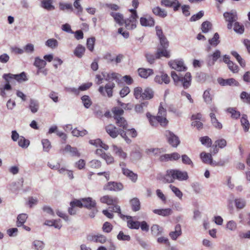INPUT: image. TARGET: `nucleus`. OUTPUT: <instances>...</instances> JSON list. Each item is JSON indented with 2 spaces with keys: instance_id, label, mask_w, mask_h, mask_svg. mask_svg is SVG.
I'll list each match as a JSON object with an SVG mask.
<instances>
[{
  "instance_id": "nucleus-45",
  "label": "nucleus",
  "mask_w": 250,
  "mask_h": 250,
  "mask_svg": "<svg viewBox=\"0 0 250 250\" xmlns=\"http://www.w3.org/2000/svg\"><path fill=\"white\" fill-rule=\"evenodd\" d=\"M209 44L213 46H216L219 43V35L218 33L214 34L213 37L208 40Z\"/></svg>"
},
{
  "instance_id": "nucleus-31",
  "label": "nucleus",
  "mask_w": 250,
  "mask_h": 250,
  "mask_svg": "<svg viewBox=\"0 0 250 250\" xmlns=\"http://www.w3.org/2000/svg\"><path fill=\"white\" fill-rule=\"evenodd\" d=\"M161 57H165L167 58H169L170 57L169 52L168 51L167 49L162 48V49H161L160 48H159L156 54V58L159 59Z\"/></svg>"
},
{
  "instance_id": "nucleus-33",
  "label": "nucleus",
  "mask_w": 250,
  "mask_h": 250,
  "mask_svg": "<svg viewBox=\"0 0 250 250\" xmlns=\"http://www.w3.org/2000/svg\"><path fill=\"white\" fill-rule=\"evenodd\" d=\"M85 49L84 46L81 44H79L75 48L74 54V55L79 58H81L83 56Z\"/></svg>"
},
{
  "instance_id": "nucleus-3",
  "label": "nucleus",
  "mask_w": 250,
  "mask_h": 250,
  "mask_svg": "<svg viewBox=\"0 0 250 250\" xmlns=\"http://www.w3.org/2000/svg\"><path fill=\"white\" fill-rule=\"evenodd\" d=\"M105 129L107 133L112 138H116L118 135L125 140V142L129 144L131 143V140L127 135H126V131L121 128L118 129L115 125L110 124L105 127Z\"/></svg>"
},
{
  "instance_id": "nucleus-20",
  "label": "nucleus",
  "mask_w": 250,
  "mask_h": 250,
  "mask_svg": "<svg viewBox=\"0 0 250 250\" xmlns=\"http://www.w3.org/2000/svg\"><path fill=\"white\" fill-rule=\"evenodd\" d=\"M117 125L120 127L121 129L125 130L128 129L129 125L126 120L123 117H121L115 119Z\"/></svg>"
},
{
  "instance_id": "nucleus-46",
  "label": "nucleus",
  "mask_w": 250,
  "mask_h": 250,
  "mask_svg": "<svg viewBox=\"0 0 250 250\" xmlns=\"http://www.w3.org/2000/svg\"><path fill=\"white\" fill-rule=\"evenodd\" d=\"M109 210L111 212H117L120 217L123 219H124L125 216L122 214L120 207L118 205H115L113 207H110L108 208Z\"/></svg>"
},
{
  "instance_id": "nucleus-60",
  "label": "nucleus",
  "mask_w": 250,
  "mask_h": 250,
  "mask_svg": "<svg viewBox=\"0 0 250 250\" xmlns=\"http://www.w3.org/2000/svg\"><path fill=\"white\" fill-rule=\"evenodd\" d=\"M143 89L141 87H137L134 89V96L136 99H142Z\"/></svg>"
},
{
  "instance_id": "nucleus-6",
  "label": "nucleus",
  "mask_w": 250,
  "mask_h": 250,
  "mask_svg": "<svg viewBox=\"0 0 250 250\" xmlns=\"http://www.w3.org/2000/svg\"><path fill=\"white\" fill-rule=\"evenodd\" d=\"M168 65L172 69L179 72L186 71L187 70V67L182 59L171 60L168 62Z\"/></svg>"
},
{
  "instance_id": "nucleus-52",
  "label": "nucleus",
  "mask_w": 250,
  "mask_h": 250,
  "mask_svg": "<svg viewBox=\"0 0 250 250\" xmlns=\"http://www.w3.org/2000/svg\"><path fill=\"white\" fill-rule=\"evenodd\" d=\"M200 141L202 145L206 146L207 147H209L211 146L212 141L211 139L209 137H202L200 138Z\"/></svg>"
},
{
  "instance_id": "nucleus-59",
  "label": "nucleus",
  "mask_w": 250,
  "mask_h": 250,
  "mask_svg": "<svg viewBox=\"0 0 250 250\" xmlns=\"http://www.w3.org/2000/svg\"><path fill=\"white\" fill-rule=\"evenodd\" d=\"M33 245L34 246L36 250H42L44 247L43 242L40 240H35L33 241Z\"/></svg>"
},
{
  "instance_id": "nucleus-34",
  "label": "nucleus",
  "mask_w": 250,
  "mask_h": 250,
  "mask_svg": "<svg viewBox=\"0 0 250 250\" xmlns=\"http://www.w3.org/2000/svg\"><path fill=\"white\" fill-rule=\"evenodd\" d=\"M58 44L57 40L54 38L49 39L45 42V45L46 46L52 49L56 48L58 46Z\"/></svg>"
},
{
  "instance_id": "nucleus-26",
  "label": "nucleus",
  "mask_w": 250,
  "mask_h": 250,
  "mask_svg": "<svg viewBox=\"0 0 250 250\" xmlns=\"http://www.w3.org/2000/svg\"><path fill=\"white\" fill-rule=\"evenodd\" d=\"M152 11L155 15L161 18H164L167 15V12L165 10L160 8L159 6L154 7L152 9Z\"/></svg>"
},
{
  "instance_id": "nucleus-16",
  "label": "nucleus",
  "mask_w": 250,
  "mask_h": 250,
  "mask_svg": "<svg viewBox=\"0 0 250 250\" xmlns=\"http://www.w3.org/2000/svg\"><path fill=\"white\" fill-rule=\"evenodd\" d=\"M83 207L88 208L92 209L96 207V203L95 200H93L90 197H87L82 199Z\"/></svg>"
},
{
  "instance_id": "nucleus-17",
  "label": "nucleus",
  "mask_w": 250,
  "mask_h": 250,
  "mask_svg": "<svg viewBox=\"0 0 250 250\" xmlns=\"http://www.w3.org/2000/svg\"><path fill=\"white\" fill-rule=\"evenodd\" d=\"M140 21V24L143 26H153L155 24L154 19L150 16L148 17H141Z\"/></svg>"
},
{
  "instance_id": "nucleus-9",
  "label": "nucleus",
  "mask_w": 250,
  "mask_h": 250,
  "mask_svg": "<svg viewBox=\"0 0 250 250\" xmlns=\"http://www.w3.org/2000/svg\"><path fill=\"white\" fill-rule=\"evenodd\" d=\"M102 75L104 77V79L106 81H111L115 80L116 82L119 83L120 81V78L121 77V75L116 72H102Z\"/></svg>"
},
{
  "instance_id": "nucleus-14",
  "label": "nucleus",
  "mask_w": 250,
  "mask_h": 250,
  "mask_svg": "<svg viewBox=\"0 0 250 250\" xmlns=\"http://www.w3.org/2000/svg\"><path fill=\"white\" fill-rule=\"evenodd\" d=\"M100 201L102 203L112 205L117 204L118 202V199L117 197H112L109 195H105L100 198Z\"/></svg>"
},
{
  "instance_id": "nucleus-40",
  "label": "nucleus",
  "mask_w": 250,
  "mask_h": 250,
  "mask_svg": "<svg viewBox=\"0 0 250 250\" xmlns=\"http://www.w3.org/2000/svg\"><path fill=\"white\" fill-rule=\"evenodd\" d=\"M53 0H47L42 2L41 7L47 10H51L55 9V7L52 4Z\"/></svg>"
},
{
  "instance_id": "nucleus-41",
  "label": "nucleus",
  "mask_w": 250,
  "mask_h": 250,
  "mask_svg": "<svg viewBox=\"0 0 250 250\" xmlns=\"http://www.w3.org/2000/svg\"><path fill=\"white\" fill-rule=\"evenodd\" d=\"M152 119L155 120V123L157 122L158 123H160L162 126H166L168 123V121L166 118V116L159 115L156 116V118H153Z\"/></svg>"
},
{
  "instance_id": "nucleus-19",
  "label": "nucleus",
  "mask_w": 250,
  "mask_h": 250,
  "mask_svg": "<svg viewBox=\"0 0 250 250\" xmlns=\"http://www.w3.org/2000/svg\"><path fill=\"white\" fill-rule=\"evenodd\" d=\"M139 75L143 78L146 79L149 76L153 74V70L150 68L146 69L144 68H140L138 70Z\"/></svg>"
},
{
  "instance_id": "nucleus-7",
  "label": "nucleus",
  "mask_w": 250,
  "mask_h": 250,
  "mask_svg": "<svg viewBox=\"0 0 250 250\" xmlns=\"http://www.w3.org/2000/svg\"><path fill=\"white\" fill-rule=\"evenodd\" d=\"M124 188V186L121 183L116 182H108L103 188L104 190L109 191H120Z\"/></svg>"
},
{
  "instance_id": "nucleus-49",
  "label": "nucleus",
  "mask_w": 250,
  "mask_h": 250,
  "mask_svg": "<svg viewBox=\"0 0 250 250\" xmlns=\"http://www.w3.org/2000/svg\"><path fill=\"white\" fill-rule=\"evenodd\" d=\"M146 152L149 155L159 156L161 153V151L158 148H150L146 149Z\"/></svg>"
},
{
  "instance_id": "nucleus-28",
  "label": "nucleus",
  "mask_w": 250,
  "mask_h": 250,
  "mask_svg": "<svg viewBox=\"0 0 250 250\" xmlns=\"http://www.w3.org/2000/svg\"><path fill=\"white\" fill-rule=\"evenodd\" d=\"M154 96V92L151 88L146 87L143 92L142 100H150Z\"/></svg>"
},
{
  "instance_id": "nucleus-36",
  "label": "nucleus",
  "mask_w": 250,
  "mask_h": 250,
  "mask_svg": "<svg viewBox=\"0 0 250 250\" xmlns=\"http://www.w3.org/2000/svg\"><path fill=\"white\" fill-rule=\"evenodd\" d=\"M12 89V86L8 82H5L2 87L0 88V95L3 98L7 97L5 91H9Z\"/></svg>"
},
{
  "instance_id": "nucleus-62",
  "label": "nucleus",
  "mask_w": 250,
  "mask_h": 250,
  "mask_svg": "<svg viewBox=\"0 0 250 250\" xmlns=\"http://www.w3.org/2000/svg\"><path fill=\"white\" fill-rule=\"evenodd\" d=\"M203 97L205 102L207 104H210L212 101V97H211L209 90H206L204 91Z\"/></svg>"
},
{
  "instance_id": "nucleus-39",
  "label": "nucleus",
  "mask_w": 250,
  "mask_h": 250,
  "mask_svg": "<svg viewBox=\"0 0 250 250\" xmlns=\"http://www.w3.org/2000/svg\"><path fill=\"white\" fill-rule=\"evenodd\" d=\"M231 54L235 58L239 64L242 67H244L246 66V62L245 60L242 58L240 55L235 51H232Z\"/></svg>"
},
{
  "instance_id": "nucleus-18",
  "label": "nucleus",
  "mask_w": 250,
  "mask_h": 250,
  "mask_svg": "<svg viewBox=\"0 0 250 250\" xmlns=\"http://www.w3.org/2000/svg\"><path fill=\"white\" fill-rule=\"evenodd\" d=\"M181 235L182 229L180 224H177L175 226V230L172 231L169 233V236L173 240H176Z\"/></svg>"
},
{
  "instance_id": "nucleus-58",
  "label": "nucleus",
  "mask_w": 250,
  "mask_h": 250,
  "mask_svg": "<svg viewBox=\"0 0 250 250\" xmlns=\"http://www.w3.org/2000/svg\"><path fill=\"white\" fill-rule=\"evenodd\" d=\"M240 97L243 102L250 104V94H249L245 91H243L240 94Z\"/></svg>"
},
{
  "instance_id": "nucleus-44",
  "label": "nucleus",
  "mask_w": 250,
  "mask_h": 250,
  "mask_svg": "<svg viewBox=\"0 0 250 250\" xmlns=\"http://www.w3.org/2000/svg\"><path fill=\"white\" fill-rule=\"evenodd\" d=\"M18 145L23 148H26L29 146L30 141L26 139L23 136H21L20 138V140L18 141Z\"/></svg>"
},
{
  "instance_id": "nucleus-35",
  "label": "nucleus",
  "mask_w": 250,
  "mask_h": 250,
  "mask_svg": "<svg viewBox=\"0 0 250 250\" xmlns=\"http://www.w3.org/2000/svg\"><path fill=\"white\" fill-rule=\"evenodd\" d=\"M200 158L203 162L206 164H209L212 159V157L210 153H207L205 152L201 153Z\"/></svg>"
},
{
  "instance_id": "nucleus-27",
  "label": "nucleus",
  "mask_w": 250,
  "mask_h": 250,
  "mask_svg": "<svg viewBox=\"0 0 250 250\" xmlns=\"http://www.w3.org/2000/svg\"><path fill=\"white\" fill-rule=\"evenodd\" d=\"M113 152L120 158L125 159L127 157V154L125 152L122 148L116 145L112 146Z\"/></svg>"
},
{
  "instance_id": "nucleus-30",
  "label": "nucleus",
  "mask_w": 250,
  "mask_h": 250,
  "mask_svg": "<svg viewBox=\"0 0 250 250\" xmlns=\"http://www.w3.org/2000/svg\"><path fill=\"white\" fill-rule=\"evenodd\" d=\"M130 204L131 206L132 210L133 211H137L140 209V202L138 198H133L130 201Z\"/></svg>"
},
{
  "instance_id": "nucleus-64",
  "label": "nucleus",
  "mask_w": 250,
  "mask_h": 250,
  "mask_svg": "<svg viewBox=\"0 0 250 250\" xmlns=\"http://www.w3.org/2000/svg\"><path fill=\"white\" fill-rule=\"evenodd\" d=\"M117 238L119 240L127 241L130 240L131 238L129 235H125L122 231H120L117 236Z\"/></svg>"
},
{
  "instance_id": "nucleus-54",
  "label": "nucleus",
  "mask_w": 250,
  "mask_h": 250,
  "mask_svg": "<svg viewBox=\"0 0 250 250\" xmlns=\"http://www.w3.org/2000/svg\"><path fill=\"white\" fill-rule=\"evenodd\" d=\"M42 144L43 146V151L49 152L51 148V145L49 140L44 139L42 140Z\"/></svg>"
},
{
  "instance_id": "nucleus-37",
  "label": "nucleus",
  "mask_w": 250,
  "mask_h": 250,
  "mask_svg": "<svg viewBox=\"0 0 250 250\" xmlns=\"http://www.w3.org/2000/svg\"><path fill=\"white\" fill-rule=\"evenodd\" d=\"M27 218V215L25 213L19 214L17 217V226L18 227L23 226Z\"/></svg>"
},
{
  "instance_id": "nucleus-50",
  "label": "nucleus",
  "mask_w": 250,
  "mask_h": 250,
  "mask_svg": "<svg viewBox=\"0 0 250 250\" xmlns=\"http://www.w3.org/2000/svg\"><path fill=\"white\" fill-rule=\"evenodd\" d=\"M221 56V52L219 50H216L212 55L209 56V57H212V61H208V64L209 65L214 64V62L220 58Z\"/></svg>"
},
{
  "instance_id": "nucleus-15",
  "label": "nucleus",
  "mask_w": 250,
  "mask_h": 250,
  "mask_svg": "<svg viewBox=\"0 0 250 250\" xmlns=\"http://www.w3.org/2000/svg\"><path fill=\"white\" fill-rule=\"evenodd\" d=\"M122 172L124 175L129 178V179L133 183H135L138 179V175L136 173H134L132 171L126 168L125 167H122Z\"/></svg>"
},
{
  "instance_id": "nucleus-5",
  "label": "nucleus",
  "mask_w": 250,
  "mask_h": 250,
  "mask_svg": "<svg viewBox=\"0 0 250 250\" xmlns=\"http://www.w3.org/2000/svg\"><path fill=\"white\" fill-rule=\"evenodd\" d=\"M164 135L167 142L171 146L177 147L180 144L179 138L173 132L167 130L164 132Z\"/></svg>"
},
{
  "instance_id": "nucleus-47",
  "label": "nucleus",
  "mask_w": 250,
  "mask_h": 250,
  "mask_svg": "<svg viewBox=\"0 0 250 250\" xmlns=\"http://www.w3.org/2000/svg\"><path fill=\"white\" fill-rule=\"evenodd\" d=\"M112 111L114 114V119L122 117V115L124 113V110L123 109L120 108L118 107H114L113 108Z\"/></svg>"
},
{
  "instance_id": "nucleus-25",
  "label": "nucleus",
  "mask_w": 250,
  "mask_h": 250,
  "mask_svg": "<svg viewBox=\"0 0 250 250\" xmlns=\"http://www.w3.org/2000/svg\"><path fill=\"white\" fill-rule=\"evenodd\" d=\"M153 213L164 217L168 216L171 215L172 213V210L171 208H164V209H155L153 210Z\"/></svg>"
},
{
  "instance_id": "nucleus-51",
  "label": "nucleus",
  "mask_w": 250,
  "mask_h": 250,
  "mask_svg": "<svg viewBox=\"0 0 250 250\" xmlns=\"http://www.w3.org/2000/svg\"><path fill=\"white\" fill-rule=\"evenodd\" d=\"M233 30L236 33L242 34L244 32V26L243 24H240L238 22H235L234 23Z\"/></svg>"
},
{
  "instance_id": "nucleus-23",
  "label": "nucleus",
  "mask_w": 250,
  "mask_h": 250,
  "mask_svg": "<svg viewBox=\"0 0 250 250\" xmlns=\"http://www.w3.org/2000/svg\"><path fill=\"white\" fill-rule=\"evenodd\" d=\"M110 15L119 25L122 26L124 24V16L121 13L112 12L110 13Z\"/></svg>"
},
{
  "instance_id": "nucleus-48",
  "label": "nucleus",
  "mask_w": 250,
  "mask_h": 250,
  "mask_svg": "<svg viewBox=\"0 0 250 250\" xmlns=\"http://www.w3.org/2000/svg\"><path fill=\"white\" fill-rule=\"evenodd\" d=\"M81 100L83 106L86 108H88L92 104V101L88 95H84L81 97Z\"/></svg>"
},
{
  "instance_id": "nucleus-2",
  "label": "nucleus",
  "mask_w": 250,
  "mask_h": 250,
  "mask_svg": "<svg viewBox=\"0 0 250 250\" xmlns=\"http://www.w3.org/2000/svg\"><path fill=\"white\" fill-rule=\"evenodd\" d=\"M171 77L176 85L181 83L185 89L188 88L191 85V75L189 72H187L183 77L182 75L177 74L174 71H172L171 72Z\"/></svg>"
},
{
  "instance_id": "nucleus-55",
  "label": "nucleus",
  "mask_w": 250,
  "mask_h": 250,
  "mask_svg": "<svg viewBox=\"0 0 250 250\" xmlns=\"http://www.w3.org/2000/svg\"><path fill=\"white\" fill-rule=\"evenodd\" d=\"M169 187L172 191L175 194V196H176L179 199H182L183 197V193L178 188L172 185H170Z\"/></svg>"
},
{
  "instance_id": "nucleus-11",
  "label": "nucleus",
  "mask_w": 250,
  "mask_h": 250,
  "mask_svg": "<svg viewBox=\"0 0 250 250\" xmlns=\"http://www.w3.org/2000/svg\"><path fill=\"white\" fill-rule=\"evenodd\" d=\"M217 82L222 86L235 85L238 86L239 85V83L234 78L224 79L222 78H219L217 79Z\"/></svg>"
},
{
  "instance_id": "nucleus-63",
  "label": "nucleus",
  "mask_w": 250,
  "mask_h": 250,
  "mask_svg": "<svg viewBox=\"0 0 250 250\" xmlns=\"http://www.w3.org/2000/svg\"><path fill=\"white\" fill-rule=\"evenodd\" d=\"M95 39L94 37L88 38L87 40L86 46L87 48L92 51L94 49Z\"/></svg>"
},
{
  "instance_id": "nucleus-22",
  "label": "nucleus",
  "mask_w": 250,
  "mask_h": 250,
  "mask_svg": "<svg viewBox=\"0 0 250 250\" xmlns=\"http://www.w3.org/2000/svg\"><path fill=\"white\" fill-rule=\"evenodd\" d=\"M33 64L35 66L38 68V70L37 74H39L40 70L46 66V62L45 60L41 59L39 57H37L35 58V61Z\"/></svg>"
},
{
  "instance_id": "nucleus-32",
  "label": "nucleus",
  "mask_w": 250,
  "mask_h": 250,
  "mask_svg": "<svg viewBox=\"0 0 250 250\" xmlns=\"http://www.w3.org/2000/svg\"><path fill=\"white\" fill-rule=\"evenodd\" d=\"M151 231L153 235L158 236L162 233L163 229L158 225H153L151 227Z\"/></svg>"
},
{
  "instance_id": "nucleus-8",
  "label": "nucleus",
  "mask_w": 250,
  "mask_h": 250,
  "mask_svg": "<svg viewBox=\"0 0 250 250\" xmlns=\"http://www.w3.org/2000/svg\"><path fill=\"white\" fill-rule=\"evenodd\" d=\"M115 84L113 83H107L105 84V86H101L99 88V92L103 96H105L104 90L107 94V96L110 98L112 96L113 89L115 87Z\"/></svg>"
},
{
  "instance_id": "nucleus-13",
  "label": "nucleus",
  "mask_w": 250,
  "mask_h": 250,
  "mask_svg": "<svg viewBox=\"0 0 250 250\" xmlns=\"http://www.w3.org/2000/svg\"><path fill=\"white\" fill-rule=\"evenodd\" d=\"M226 21L228 22H235L238 19L237 14L235 11L225 12L223 14Z\"/></svg>"
},
{
  "instance_id": "nucleus-24",
  "label": "nucleus",
  "mask_w": 250,
  "mask_h": 250,
  "mask_svg": "<svg viewBox=\"0 0 250 250\" xmlns=\"http://www.w3.org/2000/svg\"><path fill=\"white\" fill-rule=\"evenodd\" d=\"M39 103L35 99H31L29 102V108L32 113H37L39 109Z\"/></svg>"
},
{
  "instance_id": "nucleus-29",
  "label": "nucleus",
  "mask_w": 250,
  "mask_h": 250,
  "mask_svg": "<svg viewBox=\"0 0 250 250\" xmlns=\"http://www.w3.org/2000/svg\"><path fill=\"white\" fill-rule=\"evenodd\" d=\"M241 124L242 126L244 131L245 132H248L250 128V124L248 120V116L246 114H243L241 118Z\"/></svg>"
},
{
  "instance_id": "nucleus-12",
  "label": "nucleus",
  "mask_w": 250,
  "mask_h": 250,
  "mask_svg": "<svg viewBox=\"0 0 250 250\" xmlns=\"http://www.w3.org/2000/svg\"><path fill=\"white\" fill-rule=\"evenodd\" d=\"M125 218L127 219V226L130 229H138L140 228V222L138 221H133V217L128 215H125Z\"/></svg>"
},
{
  "instance_id": "nucleus-1",
  "label": "nucleus",
  "mask_w": 250,
  "mask_h": 250,
  "mask_svg": "<svg viewBox=\"0 0 250 250\" xmlns=\"http://www.w3.org/2000/svg\"><path fill=\"white\" fill-rule=\"evenodd\" d=\"M188 173L187 171L173 169L167 171L166 174L162 178V181L164 183H173L175 180L183 181L188 180Z\"/></svg>"
},
{
  "instance_id": "nucleus-43",
  "label": "nucleus",
  "mask_w": 250,
  "mask_h": 250,
  "mask_svg": "<svg viewBox=\"0 0 250 250\" xmlns=\"http://www.w3.org/2000/svg\"><path fill=\"white\" fill-rule=\"evenodd\" d=\"M147 102H143L140 104H137L135 106V111L138 113H142L144 112V108H146L148 105Z\"/></svg>"
},
{
  "instance_id": "nucleus-61",
  "label": "nucleus",
  "mask_w": 250,
  "mask_h": 250,
  "mask_svg": "<svg viewBox=\"0 0 250 250\" xmlns=\"http://www.w3.org/2000/svg\"><path fill=\"white\" fill-rule=\"evenodd\" d=\"M235 206L237 208H244L246 204V201L243 199H236L235 200Z\"/></svg>"
},
{
  "instance_id": "nucleus-53",
  "label": "nucleus",
  "mask_w": 250,
  "mask_h": 250,
  "mask_svg": "<svg viewBox=\"0 0 250 250\" xmlns=\"http://www.w3.org/2000/svg\"><path fill=\"white\" fill-rule=\"evenodd\" d=\"M182 163L184 165H189L193 167L194 164L191 159L186 154H183L181 156Z\"/></svg>"
},
{
  "instance_id": "nucleus-10",
  "label": "nucleus",
  "mask_w": 250,
  "mask_h": 250,
  "mask_svg": "<svg viewBox=\"0 0 250 250\" xmlns=\"http://www.w3.org/2000/svg\"><path fill=\"white\" fill-rule=\"evenodd\" d=\"M87 240L95 243L104 244L106 241V237L102 234H89L87 236Z\"/></svg>"
},
{
  "instance_id": "nucleus-4",
  "label": "nucleus",
  "mask_w": 250,
  "mask_h": 250,
  "mask_svg": "<svg viewBox=\"0 0 250 250\" xmlns=\"http://www.w3.org/2000/svg\"><path fill=\"white\" fill-rule=\"evenodd\" d=\"M2 79L4 80L5 82H8L9 83L12 82V80H16L19 83L25 82L28 80L26 74L24 72H22L19 74L5 73L2 75Z\"/></svg>"
},
{
  "instance_id": "nucleus-42",
  "label": "nucleus",
  "mask_w": 250,
  "mask_h": 250,
  "mask_svg": "<svg viewBox=\"0 0 250 250\" xmlns=\"http://www.w3.org/2000/svg\"><path fill=\"white\" fill-rule=\"evenodd\" d=\"M212 28V24L208 21H205L201 24V30L203 33L208 32Z\"/></svg>"
},
{
  "instance_id": "nucleus-38",
  "label": "nucleus",
  "mask_w": 250,
  "mask_h": 250,
  "mask_svg": "<svg viewBox=\"0 0 250 250\" xmlns=\"http://www.w3.org/2000/svg\"><path fill=\"white\" fill-rule=\"evenodd\" d=\"M65 150L70 152L72 156H77L79 157L81 156L80 153L78 151L76 147H71L69 145L65 146Z\"/></svg>"
},
{
  "instance_id": "nucleus-57",
  "label": "nucleus",
  "mask_w": 250,
  "mask_h": 250,
  "mask_svg": "<svg viewBox=\"0 0 250 250\" xmlns=\"http://www.w3.org/2000/svg\"><path fill=\"white\" fill-rule=\"evenodd\" d=\"M59 8L62 11L67 10L72 11L73 10L72 5L71 3H67L63 2L59 3Z\"/></svg>"
},
{
  "instance_id": "nucleus-21",
  "label": "nucleus",
  "mask_w": 250,
  "mask_h": 250,
  "mask_svg": "<svg viewBox=\"0 0 250 250\" xmlns=\"http://www.w3.org/2000/svg\"><path fill=\"white\" fill-rule=\"evenodd\" d=\"M209 117L212 126L217 129H221L223 127L222 124L217 119L215 114L214 113H210Z\"/></svg>"
},
{
  "instance_id": "nucleus-56",
  "label": "nucleus",
  "mask_w": 250,
  "mask_h": 250,
  "mask_svg": "<svg viewBox=\"0 0 250 250\" xmlns=\"http://www.w3.org/2000/svg\"><path fill=\"white\" fill-rule=\"evenodd\" d=\"M87 131L85 129H83L82 130H79L77 128H74L72 131V134L74 136L79 137V136H83L87 134Z\"/></svg>"
}]
</instances>
